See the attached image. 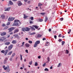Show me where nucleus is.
I'll return each instance as SVG.
<instances>
[{
  "instance_id": "10",
  "label": "nucleus",
  "mask_w": 73,
  "mask_h": 73,
  "mask_svg": "<svg viewBox=\"0 0 73 73\" xmlns=\"http://www.w3.org/2000/svg\"><path fill=\"white\" fill-rule=\"evenodd\" d=\"M30 29H31L29 28L28 27H26L25 28V31H29Z\"/></svg>"
},
{
  "instance_id": "60",
  "label": "nucleus",
  "mask_w": 73,
  "mask_h": 73,
  "mask_svg": "<svg viewBox=\"0 0 73 73\" xmlns=\"http://www.w3.org/2000/svg\"><path fill=\"white\" fill-rule=\"evenodd\" d=\"M13 34V32H11L10 33L9 35H12Z\"/></svg>"
},
{
  "instance_id": "51",
  "label": "nucleus",
  "mask_w": 73,
  "mask_h": 73,
  "mask_svg": "<svg viewBox=\"0 0 73 73\" xmlns=\"http://www.w3.org/2000/svg\"><path fill=\"white\" fill-rule=\"evenodd\" d=\"M25 52L27 53H28V50H26Z\"/></svg>"
},
{
  "instance_id": "31",
  "label": "nucleus",
  "mask_w": 73,
  "mask_h": 73,
  "mask_svg": "<svg viewBox=\"0 0 73 73\" xmlns=\"http://www.w3.org/2000/svg\"><path fill=\"white\" fill-rule=\"evenodd\" d=\"M38 65V64H37V62H36L35 63V66H37Z\"/></svg>"
},
{
  "instance_id": "26",
  "label": "nucleus",
  "mask_w": 73,
  "mask_h": 73,
  "mask_svg": "<svg viewBox=\"0 0 73 73\" xmlns=\"http://www.w3.org/2000/svg\"><path fill=\"white\" fill-rule=\"evenodd\" d=\"M30 28L32 29V30H33L34 31H35V29L33 27H30Z\"/></svg>"
},
{
  "instance_id": "45",
  "label": "nucleus",
  "mask_w": 73,
  "mask_h": 73,
  "mask_svg": "<svg viewBox=\"0 0 73 73\" xmlns=\"http://www.w3.org/2000/svg\"><path fill=\"white\" fill-rule=\"evenodd\" d=\"M29 42L30 43V44H32V41L31 40L29 41Z\"/></svg>"
},
{
  "instance_id": "44",
  "label": "nucleus",
  "mask_w": 73,
  "mask_h": 73,
  "mask_svg": "<svg viewBox=\"0 0 73 73\" xmlns=\"http://www.w3.org/2000/svg\"><path fill=\"white\" fill-rule=\"evenodd\" d=\"M47 60L48 61H50V59L49 58V57H48L47 58Z\"/></svg>"
},
{
  "instance_id": "54",
  "label": "nucleus",
  "mask_w": 73,
  "mask_h": 73,
  "mask_svg": "<svg viewBox=\"0 0 73 73\" xmlns=\"http://www.w3.org/2000/svg\"><path fill=\"white\" fill-rule=\"evenodd\" d=\"M8 49L9 50H11V49H12V48H11V47H9Z\"/></svg>"
},
{
  "instance_id": "42",
  "label": "nucleus",
  "mask_w": 73,
  "mask_h": 73,
  "mask_svg": "<svg viewBox=\"0 0 73 73\" xmlns=\"http://www.w3.org/2000/svg\"><path fill=\"white\" fill-rule=\"evenodd\" d=\"M5 26H6V25H5V24H4V23L2 25V27H5Z\"/></svg>"
},
{
  "instance_id": "2",
  "label": "nucleus",
  "mask_w": 73,
  "mask_h": 73,
  "mask_svg": "<svg viewBox=\"0 0 73 73\" xmlns=\"http://www.w3.org/2000/svg\"><path fill=\"white\" fill-rule=\"evenodd\" d=\"M40 43V40H37L36 41L34 45V48H36V47H37V46L38 44H39Z\"/></svg>"
},
{
  "instance_id": "14",
  "label": "nucleus",
  "mask_w": 73,
  "mask_h": 73,
  "mask_svg": "<svg viewBox=\"0 0 73 73\" xmlns=\"http://www.w3.org/2000/svg\"><path fill=\"white\" fill-rule=\"evenodd\" d=\"M49 43L48 42H46V44H45V46H48V45H49Z\"/></svg>"
},
{
  "instance_id": "21",
  "label": "nucleus",
  "mask_w": 73,
  "mask_h": 73,
  "mask_svg": "<svg viewBox=\"0 0 73 73\" xmlns=\"http://www.w3.org/2000/svg\"><path fill=\"white\" fill-rule=\"evenodd\" d=\"M9 3L10 5H13V2H12L11 1H9Z\"/></svg>"
},
{
  "instance_id": "12",
  "label": "nucleus",
  "mask_w": 73,
  "mask_h": 73,
  "mask_svg": "<svg viewBox=\"0 0 73 73\" xmlns=\"http://www.w3.org/2000/svg\"><path fill=\"white\" fill-rule=\"evenodd\" d=\"M11 9V7H8L7 9H6L5 10V11H9L10 9Z\"/></svg>"
},
{
  "instance_id": "6",
  "label": "nucleus",
  "mask_w": 73,
  "mask_h": 73,
  "mask_svg": "<svg viewBox=\"0 0 73 73\" xmlns=\"http://www.w3.org/2000/svg\"><path fill=\"white\" fill-rule=\"evenodd\" d=\"M15 19V18H13L12 17H9L8 19V20L9 21H13V20H14Z\"/></svg>"
},
{
  "instance_id": "50",
  "label": "nucleus",
  "mask_w": 73,
  "mask_h": 73,
  "mask_svg": "<svg viewBox=\"0 0 73 73\" xmlns=\"http://www.w3.org/2000/svg\"><path fill=\"white\" fill-rule=\"evenodd\" d=\"M25 43V42H23L22 43V44L21 45V46H23V45H24V43Z\"/></svg>"
},
{
  "instance_id": "43",
  "label": "nucleus",
  "mask_w": 73,
  "mask_h": 73,
  "mask_svg": "<svg viewBox=\"0 0 73 73\" xmlns=\"http://www.w3.org/2000/svg\"><path fill=\"white\" fill-rule=\"evenodd\" d=\"M36 34V33H31V35H35Z\"/></svg>"
},
{
  "instance_id": "63",
  "label": "nucleus",
  "mask_w": 73,
  "mask_h": 73,
  "mask_svg": "<svg viewBox=\"0 0 73 73\" xmlns=\"http://www.w3.org/2000/svg\"><path fill=\"white\" fill-rule=\"evenodd\" d=\"M25 40H28V38H25Z\"/></svg>"
},
{
  "instance_id": "16",
  "label": "nucleus",
  "mask_w": 73,
  "mask_h": 73,
  "mask_svg": "<svg viewBox=\"0 0 73 73\" xmlns=\"http://www.w3.org/2000/svg\"><path fill=\"white\" fill-rule=\"evenodd\" d=\"M12 43H13V44H16V43H17V41L16 40H13L12 41Z\"/></svg>"
},
{
  "instance_id": "35",
  "label": "nucleus",
  "mask_w": 73,
  "mask_h": 73,
  "mask_svg": "<svg viewBox=\"0 0 73 73\" xmlns=\"http://www.w3.org/2000/svg\"><path fill=\"white\" fill-rule=\"evenodd\" d=\"M66 54H68V53H69V51L66 50Z\"/></svg>"
},
{
  "instance_id": "56",
  "label": "nucleus",
  "mask_w": 73,
  "mask_h": 73,
  "mask_svg": "<svg viewBox=\"0 0 73 73\" xmlns=\"http://www.w3.org/2000/svg\"><path fill=\"white\" fill-rule=\"evenodd\" d=\"M42 40L44 41V40H46V38H43Z\"/></svg>"
},
{
  "instance_id": "53",
  "label": "nucleus",
  "mask_w": 73,
  "mask_h": 73,
  "mask_svg": "<svg viewBox=\"0 0 73 73\" xmlns=\"http://www.w3.org/2000/svg\"><path fill=\"white\" fill-rule=\"evenodd\" d=\"M30 3H31V1H28L27 2V4H29Z\"/></svg>"
},
{
  "instance_id": "19",
  "label": "nucleus",
  "mask_w": 73,
  "mask_h": 73,
  "mask_svg": "<svg viewBox=\"0 0 73 73\" xmlns=\"http://www.w3.org/2000/svg\"><path fill=\"white\" fill-rule=\"evenodd\" d=\"M9 27L8 26L5 27L4 29H3V30H6V29H7Z\"/></svg>"
},
{
  "instance_id": "34",
  "label": "nucleus",
  "mask_w": 73,
  "mask_h": 73,
  "mask_svg": "<svg viewBox=\"0 0 73 73\" xmlns=\"http://www.w3.org/2000/svg\"><path fill=\"white\" fill-rule=\"evenodd\" d=\"M45 65H46V63H44V64H43L42 66L43 67L45 66Z\"/></svg>"
},
{
  "instance_id": "32",
  "label": "nucleus",
  "mask_w": 73,
  "mask_h": 73,
  "mask_svg": "<svg viewBox=\"0 0 73 73\" xmlns=\"http://www.w3.org/2000/svg\"><path fill=\"white\" fill-rule=\"evenodd\" d=\"M61 63H59L58 65V66H57V67H60V66H61Z\"/></svg>"
},
{
  "instance_id": "9",
  "label": "nucleus",
  "mask_w": 73,
  "mask_h": 73,
  "mask_svg": "<svg viewBox=\"0 0 73 73\" xmlns=\"http://www.w3.org/2000/svg\"><path fill=\"white\" fill-rule=\"evenodd\" d=\"M1 17L2 19H5V16L4 14H3L1 16Z\"/></svg>"
},
{
  "instance_id": "24",
  "label": "nucleus",
  "mask_w": 73,
  "mask_h": 73,
  "mask_svg": "<svg viewBox=\"0 0 73 73\" xmlns=\"http://www.w3.org/2000/svg\"><path fill=\"white\" fill-rule=\"evenodd\" d=\"M15 55H16V54H15V53H13L12 54L11 57L13 58V57Z\"/></svg>"
},
{
  "instance_id": "38",
  "label": "nucleus",
  "mask_w": 73,
  "mask_h": 73,
  "mask_svg": "<svg viewBox=\"0 0 73 73\" xmlns=\"http://www.w3.org/2000/svg\"><path fill=\"white\" fill-rule=\"evenodd\" d=\"M10 23H11L9 22H8L7 24L6 25H10Z\"/></svg>"
},
{
  "instance_id": "20",
  "label": "nucleus",
  "mask_w": 73,
  "mask_h": 73,
  "mask_svg": "<svg viewBox=\"0 0 73 73\" xmlns=\"http://www.w3.org/2000/svg\"><path fill=\"white\" fill-rule=\"evenodd\" d=\"M42 36V35L40 34H38L37 35V37L38 38H39V37H41Z\"/></svg>"
},
{
  "instance_id": "17",
  "label": "nucleus",
  "mask_w": 73,
  "mask_h": 73,
  "mask_svg": "<svg viewBox=\"0 0 73 73\" xmlns=\"http://www.w3.org/2000/svg\"><path fill=\"white\" fill-rule=\"evenodd\" d=\"M9 44H10V42H6L5 43V44L6 45H9Z\"/></svg>"
},
{
  "instance_id": "61",
  "label": "nucleus",
  "mask_w": 73,
  "mask_h": 73,
  "mask_svg": "<svg viewBox=\"0 0 73 73\" xmlns=\"http://www.w3.org/2000/svg\"><path fill=\"white\" fill-rule=\"evenodd\" d=\"M5 60V61H7V60H8V59L7 58H5V60Z\"/></svg>"
},
{
  "instance_id": "22",
  "label": "nucleus",
  "mask_w": 73,
  "mask_h": 73,
  "mask_svg": "<svg viewBox=\"0 0 73 73\" xmlns=\"http://www.w3.org/2000/svg\"><path fill=\"white\" fill-rule=\"evenodd\" d=\"M48 20V17H47L46 16L45 17V22H46V21H47V20Z\"/></svg>"
},
{
  "instance_id": "5",
  "label": "nucleus",
  "mask_w": 73,
  "mask_h": 73,
  "mask_svg": "<svg viewBox=\"0 0 73 73\" xmlns=\"http://www.w3.org/2000/svg\"><path fill=\"white\" fill-rule=\"evenodd\" d=\"M15 29V27H11L9 29H8V30L9 31V32H11L13 30Z\"/></svg>"
},
{
  "instance_id": "25",
  "label": "nucleus",
  "mask_w": 73,
  "mask_h": 73,
  "mask_svg": "<svg viewBox=\"0 0 73 73\" xmlns=\"http://www.w3.org/2000/svg\"><path fill=\"white\" fill-rule=\"evenodd\" d=\"M34 27L36 29H38V26H36V25H34Z\"/></svg>"
},
{
  "instance_id": "15",
  "label": "nucleus",
  "mask_w": 73,
  "mask_h": 73,
  "mask_svg": "<svg viewBox=\"0 0 73 73\" xmlns=\"http://www.w3.org/2000/svg\"><path fill=\"white\" fill-rule=\"evenodd\" d=\"M25 46L26 47L29 48V47L30 46V44L28 43H26L25 44Z\"/></svg>"
},
{
  "instance_id": "49",
  "label": "nucleus",
  "mask_w": 73,
  "mask_h": 73,
  "mask_svg": "<svg viewBox=\"0 0 73 73\" xmlns=\"http://www.w3.org/2000/svg\"><path fill=\"white\" fill-rule=\"evenodd\" d=\"M59 42H61V41H62V39H59L58 41Z\"/></svg>"
},
{
  "instance_id": "59",
  "label": "nucleus",
  "mask_w": 73,
  "mask_h": 73,
  "mask_svg": "<svg viewBox=\"0 0 73 73\" xmlns=\"http://www.w3.org/2000/svg\"><path fill=\"white\" fill-rule=\"evenodd\" d=\"M38 58L39 59L40 58H41V56H38Z\"/></svg>"
},
{
  "instance_id": "13",
  "label": "nucleus",
  "mask_w": 73,
  "mask_h": 73,
  "mask_svg": "<svg viewBox=\"0 0 73 73\" xmlns=\"http://www.w3.org/2000/svg\"><path fill=\"white\" fill-rule=\"evenodd\" d=\"M24 17H23V18L24 19H27V18H28V17H29L28 16H27V15H26L25 14H24Z\"/></svg>"
},
{
  "instance_id": "28",
  "label": "nucleus",
  "mask_w": 73,
  "mask_h": 73,
  "mask_svg": "<svg viewBox=\"0 0 73 73\" xmlns=\"http://www.w3.org/2000/svg\"><path fill=\"white\" fill-rule=\"evenodd\" d=\"M42 5V4H41L40 3H38V7H41Z\"/></svg>"
},
{
  "instance_id": "4",
  "label": "nucleus",
  "mask_w": 73,
  "mask_h": 73,
  "mask_svg": "<svg viewBox=\"0 0 73 73\" xmlns=\"http://www.w3.org/2000/svg\"><path fill=\"white\" fill-rule=\"evenodd\" d=\"M5 39H6V38H5V36H3L0 38V41L1 42H3Z\"/></svg>"
},
{
  "instance_id": "48",
  "label": "nucleus",
  "mask_w": 73,
  "mask_h": 73,
  "mask_svg": "<svg viewBox=\"0 0 73 73\" xmlns=\"http://www.w3.org/2000/svg\"><path fill=\"white\" fill-rule=\"evenodd\" d=\"M33 21H30V24H33Z\"/></svg>"
},
{
  "instance_id": "47",
  "label": "nucleus",
  "mask_w": 73,
  "mask_h": 73,
  "mask_svg": "<svg viewBox=\"0 0 73 73\" xmlns=\"http://www.w3.org/2000/svg\"><path fill=\"white\" fill-rule=\"evenodd\" d=\"M7 62V61H6V60H4V64H6Z\"/></svg>"
},
{
  "instance_id": "3",
  "label": "nucleus",
  "mask_w": 73,
  "mask_h": 73,
  "mask_svg": "<svg viewBox=\"0 0 73 73\" xmlns=\"http://www.w3.org/2000/svg\"><path fill=\"white\" fill-rule=\"evenodd\" d=\"M1 53H3L5 54V56L7 55V53H8V50H7L5 51L4 50H2L1 51Z\"/></svg>"
},
{
  "instance_id": "18",
  "label": "nucleus",
  "mask_w": 73,
  "mask_h": 73,
  "mask_svg": "<svg viewBox=\"0 0 73 73\" xmlns=\"http://www.w3.org/2000/svg\"><path fill=\"white\" fill-rule=\"evenodd\" d=\"M19 31V29L15 30L14 32V33H16L18 32Z\"/></svg>"
},
{
  "instance_id": "39",
  "label": "nucleus",
  "mask_w": 73,
  "mask_h": 73,
  "mask_svg": "<svg viewBox=\"0 0 73 73\" xmlns=\"http://www.w3.org/2000/svg\"><path fill=\"white\" fill-rule=\"evenodd\" d=\"M22 30L24 32L25 31V28H23L22 29Z\"/></svg>"
},
{
  "instance_id": "41",
  "label": "nucleus",
  "mask_w": 73,
  "mask_h": 73,
  "mask_svg": "<svg viewBox=\"0 0 73 73\" xmlns=\"http://www.w3.org/2000/svg\"><path fill=\"white\" fill-rule=\"evenodd\" d=\"M69 32H68V34H69V33H70L71 32V30L70 29L69 30H68Z\"/></svg>"
},
{
  "instance_id": "40",
  "label": "nucleus",
  "mask_w": 73,
  "mask_h": 73,
  "mask_svg": "<svg viewBox=\"0 0 73 73\" xmlns=\"http://www.w3.org/2000/svg\"><path fill=\"white\" fill-rule=\"evenodd\" d=\"M44 70L45 71H49V70H48V69L47 68H46L44 69Z\"/></svg>"
},
{
  "instance_id": "1",
  "label": "nucleus",
  "mask_w": 73,
  "mask_h": 73,
  "mask_svg": "<svg viewBox=\"0 0 73 73\" xmlns=\"http://www.w3.org/2000/svg\"><path fill=\"white\" fill-rule=\"evenodd\" d=\"M15 22L13 23V26H17V27H19L20 25L19 24V23L17 22H20V21L17 20L15 19L14 21Z\"/></svg>"
},
{
  "instance_id": "8",
  "label": "nucleus",
  "mask_w": 73,
  "mask_h": 73,
  "mask_svg": "<svg viewBox=\"0 0 73 73\" xmlns=\"http://www.w3.org/2000/svg\"><path fill=\"white\" fill-rule=\"evenodd\" d=\"M6 35H7V33L6 32H3L1 33V35L2 36H5Z\"/></svg>"
},
{
  "instance_id": "7",
  "label": "nucleus",
  "mask_w": 73,
  "mask_h": 73,
  "mask_svg": "<svg viewBox=\"0 0 73 73\" xmlns=\"http://www.w3.org/2000/svg\"><path fill=\"white\" fill-rule=\"evenodd\" d=\"M13 36H15V38H17V39H19L20 38V37L18 35V34H15L13 35Z\"/></svg>"
},
{
  "instance_id": "64",
  "label": "nucleus",
  "mask_w": 73,
  "mask_h": 73,
  "mask_svg": "<svg viewBox=\"0 0 73 73\" xmlns=\"http://www.w3.org/2000/svg\"><path fill=\"white\" fill-rule=\"evenodd\" d=\"M58 36L59 37H61V34H60L59 36Z\"/></svg>"
},
{
  "instance_id": "46",
  "label": "nucleus",
  "mask_w": 73,
  "mask_h": 73,
  "mask_svg": "<svg viewBox=\"0 0 73 73\" xmlns=\"http://www.w3.org/2000/svg\"><path fill=\"white\" fill-rule=\"evenodd\" d=\"M31 20H33L34 18H33V17H31Z\"/></svg>"
},
{
  "instance_id": "30",
  "label": "nucleus",
  "mask_w": 73,
  "mask_h": 73,
  "mask_svg": "<svg viewBox=\"0 0 73 73\" xmlns=\"http://www.w3.org/2000/svg\"><path fill=\"white\" fill-rule=\"evenodd\" d=\"M32 60H31V62H30L29 63V65H32Z\"/></svg>"
},
{
  "instance_id": "37",
  "label": "nucleus",
  "mask_w": 73,
  "mask_h": 73,
  "mask_svg": "<svg viewBox=\"0 0 73 73\" xmlns=\"http://www.w3.org/2000/svg\"><path fill=\"white\" fill-rule=\"evenodd\" d=\"M39 21L40 22H42V21H43V20L42 19H39Z\"/></svg>"
},
{
  "instance_id": "36",
  "label": "nucleus",
  "mask_w": 73,
  "mask_h": 73,
  "mask_svg": "<svg viewBox=\"0 0 73 73\" xmlns=\"http://www.w3.org/2000/svg\"><path fill=\"white\" fill-rule=\"evenodd\" d=\"M9 47H10V48H11V49H12V48H13V45H10V46H9Z\"/></svg>"
},
{
  "instance_id": "33",
  "label": "nucleus",
  "mask_w": 73,
  "mask_h": 73,
  "mask_svg": "<svg viewBox=\"0 0 73 73\" xmlns=\"http://www.w3.org/2000/svg\"><path fill=\"white\" fill-rule=\"evenodd\" d=\"M62 45H64V44H65V42H64V41H62Z\"/></svg>"
},
{
  "instance_id": "58",
  "label": "nucleus",
  "mask_w": 73,
  "mask_h": 73,
  "mask_svg": "<svg viewBox=\"0 0 73 73\" xmlns=\"http://www.w3.org/2000/svg\"><path fill=\"white\" fill-rule=\"evenodd\" d=\"M7 67H6L4 68V70H7Z\"/></svg>"
},
{
  "instance_id": "29",
  "label": "nucleus",
  "mask_w": 73,
  "mask_h": 73,
  "mask_svg": "<svg viewBox=\"0 0 73 73\" xmlns=\"http://www.w3.org/2000/svg\"><path fill=\"white\" fill-rule=\"evenodd\" d=\"M45 14V13H40V15H42V16H44Z\"/></svg>"
},
{
  "instance_id": "11",
  "label": "nucleus",
  "mask_w": 73,
  "mask_h": 73,
  "mask_svg": "<svg viewBox=\"0 0 73 73\" xmlns=\"http://www.w3.org/2000/svg\"><path fill=\"white\" fill-rule=\"evenodd\" d=\"M18 6H21V5H22V4H23V3H22L21 2V1H18Z\"/></svg>"
},
{
  "instance_id": "57",
  "label": "nucleus",
  "mask_w": 73,
  "mask_h": 73,
  "mask_svg": "<svg viewBox=\"0 0 73 73\" xmlns=\"http://www.w3.org/2000/svg\"><path fill=\"white\" fill-rule=\"evenodd\" d=\"M51 31L52 30L51 29H49L48 30L49 32H51Z\"/></svg>"
},
{
  "instance_id": "52",
  "label": "nucleus",
  "mask_w": 73,
  "mask_h": 73,
  "mask_svg": "<svg viewBox=\"0 0 73 73\" xmlns=\"http://www.w3.org/2000/svg\"><path fill=\"white\" fill-rule=\"evenodd\" d=\"M60 20L62 21L63 20H64V18H62L60 19Z\"/></svg>"
},
{
  "instance_id": "55",
  "label": "nucleus",
  "mask_w": 73,
  "mask_h": 73,
  "mask_svg": "<svg viewBox=\"0 0 73 73\" xmlns=\"http://www.w3.org/2000/svg\"><path fill=\"white\" fill-rule=\"evenodd\" d=\"M54 38H55V39H56L57 38V36L56 35L54 36Z\"/></svg>"
},
{
  "instance_id": "23",
  "label": "nucleus",
  "mask_w": 73,
  "mask_h": 73,
  "mask_svg": "<svg viewBox=\"0 0 73 73\" xmlns=\"http://www.w3.org/2000/svg\"><path fill=\"white\" fill-rule=\"evenodd\" d=\"M13 52V51H10V52H9L8 54H7L8 55H11V54H12V53Z\"/></svg>"
},
{
  "instance_id": "27",
  "label": "nucleus",
  "mask_w": 73,
  "mask_h": 73,
  "mask_svg": "<svg viewBox=\"0 0 73 73\" xmlns=\"http://www.w3.org/2000/svg\"><path fill=\"white\" fill-rule=\"evenodd\" d=\"M20 56L21 57V60H23V55L21 54H20Z\"/></svg>"
},
{
  "instance_id": "62",
  "label": "nucleus",
  "mask_w": 73,
  "mask_h": 73,
  "mask_svg": "<svg viewBox=\"0 0 73 73\" xmlns=\"http://www.w3.org/2000/svg\"><path fill=\"white\" fill-rule=\"evenodd\" d=\"M50 69H53V67L52 66L50 67Z\"/></svg>"
}]
</instances>
